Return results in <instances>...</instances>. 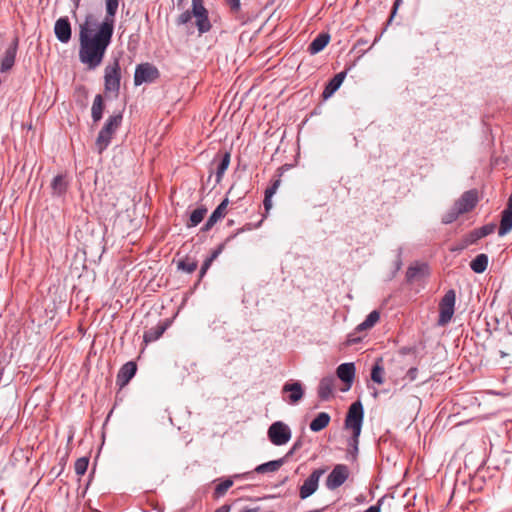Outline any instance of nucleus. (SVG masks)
Masks as SVG:
<instances>
[{"label":"nucleus","mask_w":512,"mask_h":512,"mask_svg":"<svg viewBox=\"0 0 512 512\" xmlns=\"http://www.w3.org/2000/svg\"><path fill=\"white\" fill-rule=\"evenodd\" d=\"M166 330V326L163 324H158L155 327L150 328L145 331L143 339L145 343H151L158 340Z\"/></svg>","instance_id":"bb28decb"},{"label":"nucleus","mask_w":512,"mask_h":512,"mask_svg":"<svg viewBox=\"0 0 512 512\" xmlns=\"http://www.w3.org/2000/svg\"><path fill=\"white\" fill-rule=\"evenodd\" d=\"M230 160H231V154L229 152H225L223 155H221L220 161L217 165L216 172H215V178H216L217 184H219L222 181V178H223L226 170L229 167Z\"/></svg>","instance_id":"4be33fe9"},{"label":"nucleus","mask_w":512,"mask_h":512,"mask_svg":"<svg viewBox=\"0 0 512 512\" xmlns=\"http://www.w3.org/2000/svg\"><path fill=\"white\" fill-rule=\"evenodd\" d=\"M330 35L328 33L318 34L308 47L310 54L314 55L321 52L329 43Z\"/></svg>","instance_id":"6ab92c4d"},{"label":"nucleus","mask_w":512,"mask_h":512,"mask_svg":"<svg viewBox=\"0 0 512 512\" xmlns=\"http://www.w3.org/2000/svg\"><path fill=\"white\" fill-rule=\"evenodd\" d=\"M230 509H231L230 505L224 504V505L220 506L219 508H217L215 510V512H230Z\"/></svg>","instance_id":"8fccbe9b"},{"label":"nucleus","mask_w":512,"mask_h":512,"mask_svg":"<svg viewBox=\"0 0 512 512\" xmlns=\"http://www.w3.org/2000/svg\"><path fill=\"white\" fill-rule=\"evenodd\" d=\"M104 111V102L103 97L100 94H97L94 98L92 108H91V117L94 123H97L101 120Z\"/></svg>","instance_id":"393cba45"},{"label":"nucleus","mask_w":512,"mask_h":512,"mask_svg":"<svg viewBox=\"0 0 512 512\" xmlns=\"http://www.w3.org/2000/svg\"><path fill=\"white\" fill-rule=\"evenodd\" d=\"M501 356L502 357L506 356L505 352H501Z\"/></svg>","instance_id":"13d9d810"},{"label":"nucleus","mask_w":512,"mask_h":512,"mask_svg":"<svg viewBox=\"0 0 512 512\" xmlns=\"http://www.w3.org/2000/svg\"><path fill=\"white\" fill-rule=\"evenodd\" d=\"M221 249H222V247H219L218 250L214 251L212 256H211V258L209 260L212 261L213 259H215L219 255V253L221 252Z\"/></svg>","instance_id":"864d4df0"},{"label":"nucleus","mask_w":512,"mask_h":512,"mask_svg":"<svg viewBox=\"0 0 512 512\" xmlns=\"http://www.w3.org/2000/svg\"><path fill=\"white\" fill-rule=\"evenodd\" d=\"M477 230L479 231L480 236L486 237L494 232L495 224H493V223L486 224V225L478 228Z\"/></svg>","instance_id":"58836bf2"},{"label":"nucleus","mask_w":512,"mask_h":512,"mask_svg":"<svg viewBox=\"0 0 512 512\" xmlns=\"http://www.w3.org/2000/svg\"><path fill=\"white\" fill-rule=\"evenodd\" d=\"M358 340V338H353V335H350L348 338V343L353 344L356 343Z\"/></svg>","instance_id":"5fc2aeb1"},{"label":"nucleus","mask_w":512,"mask_h":512,"mask_svg":"<svg viewBox=\"0 0 512 512\" xmlns=\"http://www.w3.org/2000/svg\"><path fill=\"white\" fill-rule=\"evenodd\" d=\"M160 76L156 66L151 63H141L136 66L134 73V84L139 86L143 83H153Z\"/></svg>","instance_id":"0eeeda50"},{"label":"nucleus","mask_w":512,"mask_h":512,"mask_svg":"<svg viewBox=\"0 0 512 512\" xmlns=\"http://www.w3.org/2000/svg\"><path fill=\"white\" fill-rule=\"evenodd\" d=\"M291 435V429L282 421L272 423L267 431L268 439L275 446L287 444L291 439Z\"/></svg>","instance_id":"20e7f679"},{"label":"nucleus","mask_w":512,"mask_h":512,"mask_svg":"<svg viewBox=\"0 0 512 512\" xmlns=\"http://www.w3.org/2000/svg\"><path fill=\"white\" fill-rule=\"evenodd\" d=\"M301 446H302V442H301V440H297V441L293 444L292 448L290 449V451L288 452V454L286 455V457H287V456H289V455H292L295 451H297L298 449H300V448H301Z\"/></svg>","instance_id":"de8ad7c7"},{"label":"nucleus","mask_w":512,"mask_h":512,"mask_svg":"<svg viewBox=\"0 0 512 512\" xmlns=\"http://www.w3.org/2000/svg\"><path fill=\"white\" fill-rule=\"evenodd\" d=\"M284 463H285V458H280L277 460L269 461V462L258 465L255 468V472H257L259 474L268 473V472H276Z\"/></svg>","instance_id":"a878e982"},{"label":"nucleus","mask_w":512,"mask_h":512,"mask_svg":"<svg viewBox=\"0 0 512 512\" xmlns=\"http://www.w3.org/2000/svg\"><path fill=\"white\" fill-rule=\"evenodd\" d=\"M456 294L454 290H448L439 303V325L448 324L454 314Z\"/></svg>","instance_id":"423d86ee"},{"label":"nucleus","mask_w":512,"mask_h":512,"mask_svg":"<svg viewBox=\"0 0 512 512\" xmlns=\"http://www.w3.org/2000/svg\"><path fill=\"white\" fill-rule=\"evenodd\" d=\"M417 374H418V370H417V368L412 367V368H410V369L407 371L406 377H407L410 381H414V380L417 378Z\"/></svg>","instance_id":"49530a36"},{"label":"nucleus","mask_w":512,"mask_h":512,"mask_svg":"<svg viewBox=\"0 0 512 512\" xmlns=\"http://www.w3.org/2000/svg\"><path fill=\"white\" fill-rule=\"evenodd\" d=\"M355 372L356 369L354 363H342L336 370L337 377L348 384V389L351 387L354 380Z\"/></svg>","instance_id":"dca6fc26"},{"label":"nucleus","mask_w":512,"mask_h":512,"mask_svg":"<svg viewBox=\"0 0 512 512\" xmlns=\"http://www.w3.org/2000/svg\"><path fill=\"white\" fill-rule=\"evenodd\" d=\"M381 363H382L381 359L377 360L371 370L372 381L379 385L384 383V374H385L384 367L382 366Z\"/></svg>","instance_id":"7c9ffc66"},{"label":"nucleus","mask_w":512,"mask_h":512,"mask_svg":"<svg viewBox=\"0 0 512 512\" xmlns=\"http://www.w3.org/2000/svg\"><path fill=\"white\" fill-rule=\"evenodd\" d=\"M233 485V480L231 478H226L220 483H218L214 489L213 496L218 499L226 494L229 488Z\"/></svg>","instance_id":"2f4dec72"},{"label":"nucleus","mask_w":512,"mask_h":512,"mask_svg":"<svg viewBox=\"0 0 512 512\" xmlns=\"http://www.w3.org/2000/svg\"><path fill=\"white\" fill-rule=\"evenodd\" d=\"M382 502H383V498L378 500V502L375 505L370 506L364 512H380L381 511V503Z\"/></svg>","instance_id":"a18cd8bd"},{"label":"nucleus","mask_w":512,"mask_h":512,"mask_svg":"<svg viewBox=\"0 0 512 512\" xmlns=\"http://www.w3.org/2000/svg\"><path fill=\"white\" fill-rule=\"evenodd\" d=\"M228 224H229V225H232V224H233V220H230V221L228 222Z\"/></svg>","instance_id":"4d7b16f0"},{"label":"nucleus","mask_w":512,"mask_h":512,"mask_svg":"<svg viewBox=\"0 0 512 512\" xmlns=\"http://www.w3.org/2000/svg\"><path fill=\"white\" fill-rule=\"evenodd\" d=\"M512 230V212L504 210L498 230L499 236H504Z\"/></svg>","instance_id":"c85d7f7f"},{"label":"nucleus","mask_w":512,"mask_h":512,"mask_svg":"<svg viewBox=\"0 0 512 512\" xmlns=\"http://www.w3.org/2000/svg\"><path fill=\"white\" fill-rule=\"evenodd\" d=\"M326 472V469L319 468L315 469L304 481V483L300 486L299 489V497L304 500L310 497L312 494L316 492L319 486V480L321 476Z\"/></svg>","instance_id":"1a4fd4ad"},{"label":"nucleus","mask_w":512,"mask_h":512,"mask_svg":"<svg viewBox=\"0 0 512 512\" xmlns=\"http://www.w3.org/2000/svg\"><path fill=\"white\" fill-rule=\"evenodd\" d=\"M217 222L210 217L206 221V223L202 226L201 231L207 232L209 231Z\"/></svg>","instance_id":"c03bdc74"},{"label":"nucleus","mask_w":512,"mask_h":512,"mask_svg":"<svg viewBox=\"0 0 512 512\" xmlns=\"http://www.w3.org/2000/svg\"><path fill=\"white\" fill-rule=\"evenodd\" d=\"M123 115L121 112L109 116L100 130L95 145L99 154L108 148L116 131L121 126Z\"/></svg>","instance_id":"7ed1b4c3"},{"label":"nucleus","mask_w":512,"mask_h":512,"mask_svg":"<svg viewBox=\"0 0 512 512\" xmlns=\"http://www.w3.org/2000/svg\"><path fill=\"white\" fill-rule=\"evenodd\" d=\"M206 213H207V209L204 206L196 208L194 211H192L189 221L187 222L186 226L188 228L196 227L197 225H199L202 222Z\"/></svg>","instance_id":"c756f323"},{"label":"nucleus","mask_w":512,"mask_h":512,"mask_svg":"<svg viewBox=\"0 0 512 512\" xmlns=\"http://www.w3.org/2000/svg\"><path fill=\"white\" fill-rule=\"evenodd\" d=\"M193 17L196 18V26L199 35L210 31L212 25L208 17V11L203 5V0H192V9L182 12L178 16L176 24L179 26L186 25L191 21Z\"/></svg>","instance_id":"f03ea898"},{"label":"nucleus","mask_w":512,"mask_h":512,"mask_svg":"<svg viewBox=\"0 0 512 512\" xmlns=\"http://www.w3.org/2000/svg\"><path fill=\"white\" fill-rule=\"evenodd\" d=\"M178 268L187 273H192L197 268V262L191 259H185L178 263Z\"/></svg>","instance_id":"c9c22d12"},{"label":"nucleus","mask_w":512,"mask_h":512,"mask_svg":"<svg viewBox=\"0 0 512 512\" xmlns=\"http://www.w3.org/2000/svg\"><path fill=\"white\" fill-rule=\"evenodd\" d=\"M348 477L349 468L344 464H337L326 479V487L329 490H335L344 484Z\"/></svg>","instance_id":"9d476101"},{"label":"nucleus","mask_w":512,"mask_h":512,"mask_svg":"<svg viewBox=\"0 0 512 512\" xmlns=\"http://www.w3.org/2000/svg\"><path fill=\"white\" fill-rule=\"evenodd\" d=\"M217 222L210 217L206 221V223L202 226L201 231L207 232L209 231Z\"/></svg>","instance_id":"37998d69"},{"label":"nucleus","mask_w":512,"mask_h":512,"mask_svg":"<svg viewBox=\"0 0 512 512\" xmlns=\"http://www.w3.org/2000/svg\"><path fill=\"white\" fill-rule=\"evenodd\" d=\"M379 319H380L379 311L373 310L372 312H370L367 315V317L365 318V320L363 322H361L359 325H357L355 331L362 332V331L369 330L375 326V324L379 321Z\"/></svg>","instance_id":"5701e85b"},{"label":"nucleus","mask_w":512,"mask_h":512,"mask_svg":"<svg viewBox=\"0 0 512 512\" xmlns=\"http://www.w3.org/2000/svg\"><path fill=\"white\" fill-rule=\"evenodd\" d=\"M429 267L425 263H416L408 267L406 272V279L408 282H414L417 279L428 275Z\"/></svg>","instance_id":"a211bd4d"},{"label":"nucleus","mask_w":512,"mask_h":512,"mask_svg":"<svg viewBox=\"0 0 512 512\" xmlns=\"http://www.w3.org/2000/svg\"><path fill=\"white\" fill-rule=\"evenodd\" d=\"M330 415L326 412L319 413L310 423L309 427L313 432H319L328 426Z\"/></svg>","instance_id":"b1692460"},{"label":"nucleus","mask_w":512,"mask_h":512,"mask_svg":"<svg viewBox=\"0 0 512 512\" xmlns=\"http://www.w3.org/2000/svg\"><path fill=\"white\" fill-rule=\"evenodd\" d=\"M358 439L359 436H355V433H353L352 437L348 440V451L352 455L353 459L356 458V455L358 453Z\"/></svg>","instance_id":"e433bc0d"},{"label":"nucleus","mask_w":512,"mask_h":512,"mask_svg":"<svg viewBox=\"0 0 512 512\" xmlns=\"http://www.w3.org/2000/svg\"><path fill=\"white\" fill-rule=\"evenodd\" d=\"M210 263H211V260H206L204 262L203 266L201 267V271H200L201 276H203L205 274V272L208 269Z\"/></svg>","instance_id":"3c124183"},{"label":"nucleus","mask_w":512,"mask_h":512,"mask_svg":"<svg viewBox=\"0 0 512 512\" xmlns=\"http://www.w3.org/2000/svg\"><path fill=\"white\" fill-rule=\"evenodd\" d=\"M481 238H483L482 236H480L479 234V231L477 229H474L473 231H471L467 237H466V245H470V244H474L476 243L478 240H480Z\"/></svg>","instance_id":"4c0bfd02"},{"label":"nucleus","mask_w":512,"mask_h":512,"mask_svg":"<svg viewBox=\"0 0 512 512\" xmlns=\"http://www.w3.org/2000/svg\"><path fill=\"white\" fill-rule=\"evenodd\" d=\"M334 378L332 376L321 379L318 386V396L321 400H328L334 389Z\"/></svg>","instance_id":"aec40b11"},{"label":"nucleus","mask_w":512,"mask_h":512,"mask_svg":"<svg viewBox=\"0 0 512 512\" xmlns=\"http://www.w3.org/2000/svg\"><path fill=\"white\" fill-rule=\"evenodd\" d=\"M282 392L289 393L288 402L291 404H295L300 401L304 395L302 384L298 381L285 383L282 388Z\"/></svg>","instance_id":"2eb2a0df"},{"label":"nucleus","mask_w":512,"mask_h":512,"mask_svg":"<svg viewBox=\"0 0 512 512\" xmlns=\"http://www.w3.org/2000/svg\"><path fill=\"white\" fill-rule=\"evenodd\" d=\"M279 185H280V180H276L273 182V184L270 187H268L265 190V194L267 195V198H272V196L276 193Z\"/></svg>","instance_id":"ea45409f"},{"label":"nucleus","mask_w":512,"mask_h":512,"mask_svg":"<svg viewBox=\"0 0 512 512\" xmlns=\"http://www.w3.org/2000/svg\"><path fill=\"white\" fill-rule=\"evenodd\" d=\"M18 44L19 38L15 37L5 50L4 56L1 61V72H7L14 66L18 50Z\"/></svg>","instance_id":"f8f14e48"},{"label":"nucleus","mask_w":512,"mask_h":512,"mask_svg":"<svg viewBox=\"0 0 512 512\" xmlns=\"http://www.w3.org/2000/svg\"><path fill=\"white\" fill-rule=\"evenodd\" d=\"M88 464L89 459L87 457L78 458L74 465L75 473L79 476L84 475L87 471Z\"/></svg>","instance_id":"f704fd0d"},{"label":"nucleus","mask_w":512,"mask_h":512,"mask_svg":"<svg viewBox=\"0 0 512 512\" xmlns=\"http://www.w3.org/2000/svg\"><path fill=\"white\" fill-rule=\"evenodd\" d=\"M232 12L237 13L240 10V0H226Z\"/></svg>","instance_id":"a19ab883"},{"label":"nucleus","mask_w":512,"mask_h":512,"mask_svg":"<svg viewBox=\"0 0 512 512\" xmlns=\"http://www.w3.org/2000/svg\"><path fill=\"white\" fill-rule=\"evenodd\" d=\"M137 371L136 363L129 361L125 363L119 370L116 378V384L122 388L126 386L129 381L134 377Z\"/></svg>","instance_id":"4468645a"},{"label":"nucleus","mask_w":512,"mask_h":512,"mask_svg":"<svg viewBox=\"0 0 512 512\" xmlns=\"http://www.w3.org/2000/svg\"><path fill=\"white\" fill-rule=\"evenodd\" d=\"M462 213L457 209L455 204L443 215L442 223H453Z\"/></svg>","instance_id":"72a5a7b5"},{"label":"nucleus","mask_w":512,"mask_h":512,"mask_svg":"<svg viewBox=\"0 0 512 512\" xmlns=\"http://www.w3.org/2000/svg\"><path fill=\"white\" fill-rule=\"evenodd\" d=\"M253 229V226L252 224L248 223L246 224L245 226H243L242 228H239L233 235H231L230 237H228L227 240H230L232 238H235L237 235H239L240 233L242 232H245V231H250Z\"/></svg>","instance_id":"79ce46f5"},{"label":"nucleus","mask_w":512,"mask_h":512,"mask_svg":"<svg viewBox=\"0 0 512 512\" xmlns=\"http://www.w3.org/2000/svg\"><path fill=\"white\" fill-rule=\"evenodd\" d=\"M364 410L360 401L351 404L345 419V427L351 429L355 436H360Z\"/></svg>","instance_id":"39448f33"},{"label":"nucleus","mask_w":512,"mask_h":512,"mask_svg":"<svg viewBox=\"0 0 512 512\" xmlns=\"http://www.w3.org/2000/svg\"><path fill=\"white\" fill-rule=\"evenodd\" d=\"M105 17L97 31L92 34L88 21L79 27V60L88 70H95L104 59L115 26V17L120 0H104Z\"/></svg>","instance_id":"f257e3e1"},{"label":"nucleus","mask_w":512,"mask_h":512,"mask_svg":"<svg viewBox=\"0 0 512 512\" xmlns=\"http://www.w3.org/2000/svg\"><path fill=\"white\" fill-rule=\"evenodd\" d=\"M263 204H264V208H265L266 212H268L272 207V200H271V198H267L266 194L264 197Z\"/></svg>","instance_id":"09e8293b"},{"label":"nucleus","mask_w":512,"mask_h":512,"mask_svg":"<svg viewBox=\"0 0 512 512\" xmlns=\"http://www.w3.org/2000/svg\"><path fill=\"white\" fill-rule=\"evenodd\" d=\"M346 77V72H340L336 74L325 86L322 97L327 100L330 98L342 85Z\"/></svg>","instance_id":"f3484780"},{"label":"nucleus","mask_w":512,"mask_h":512,"mask_svg":"<svg viewBox=\"0 0 512 512\" xmlns=\"http://www.w3.org/2000/svg\"><path fill=\"white\" fill-rule=\"evenodd\" d=\"M506 211H511L512 212V194L510 195L509 199H508V204H507V207L505 209Z\"/></svg>","instance_id":"603ef678"},{"label":"nucleus","mask_w":512,"mask_h":512,"mask_svg":"<svg viewBox=\"0 0 512 512\" xmlns=\"http://www.w3.org/2000/svg\"><path fill=\"white\" fill-rule=\"evenodd\" d=\"M478 192L475 189L464 192L454 203L457 209L462 213H468L475 208L478 203Z\"/></svg>","instance_id":"9b49d317"},{"label":"nucleus","mask_w":512,"mask_h":512,"mask_svg":"<svg viewBox=\"0 0 512 512\" xmlns=\"http://www.w3.org/2000/svg\"><path fill=\"white\" fill-rule=\"evenodd\" d=\"M228 204H229V200H228V198H225L216 207V209L212 212V214L210 215V218L215 220L216 222H218L220 219H222L226 214Z\"/></svg>","instance_id":"473e14b6"},{"label":"nucleus","mask_w":512,"mask_h":512,"mask_svg":"<svg viewBox=\"0 0 512 512\" xmlns=\"http://www.w3.org/2000/svg\"><path fill=\"white\" fill-rule=\"evenodd\" d=\"M399 1H400V0H396V1H395V4H394V5H395V7L398 5Z\"/></svg>","instance_id":"6e6d98bb"},{"label":"nucleus","mask_w":512,"mask_h":512,"mask_svg":"<svg viewBox=\"0 0 512 512\" xmlns=\"http://www.w3.org/2000/svg\"><path fill=\"white\" fill-rule=\"evenodd\" d=\"M68 188V181L65 175L59 174L55 176L51 182V189L53 196H63Z\"/></svg>","instance_id":"412c9836"},{"label":"nucleus","mask_w":512,"mask_h":512,"mask_svg":"<svg viewBox=\"0 0 512 512\" xmlns=\"http://www.w3.org/2000/svg\"><path fill=\"white\" fill-rule=\"evenodd\" d=\"M488 256L486 254H478L471 262H470V268L475 273H483L488 266Z\"/></svg>","instance_id":"cd10ccee"},{"label":"nucleus","mask_w":512,"mask_h":512,"mask_svg":"<svg viewBox=\"0 0 512 512\" xmlns=\"http://www.w3.org/2000/svg\"><path fill=\"white\" fill-rule=\"evenodd\" d=\"M54 33L61 43H68L71 39V25L67 17H61L55 22Z\"/></svg>","instance_id":"ddd939ff"},{"label":"nucleus","mask_w":512,"mask_h":512,"mask_svg":"<svg viewBox=\"0 0 512 512\" xmlns=\"http://www.w3.org/2000/svg\"><path fill=\"white\" fill-rule=\"evenodd\" d=\"M120 65L119 60L115 59L114 62L105 68L104 73V87L107 92H118L120 89Z\"/></svg>","instance_id":"6e6552de"}]
</instances>
